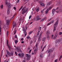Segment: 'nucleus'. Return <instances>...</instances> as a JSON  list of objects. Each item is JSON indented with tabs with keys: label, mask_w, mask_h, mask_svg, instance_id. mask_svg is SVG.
<instances>
[{
	"label": "nucleus",
	"mask_w": 62,
	"mask_h": 62,
	"mask_svg": "<svg viewBox=\"0 0 62 62\" xmlns=\"http://www.w3.org/2000/svg\"><path fill=\"white\" fill-rule=\"evenodd\" d=\"M58 20H57L55 23L54 24V25H55L56 27V26H57V25L58 24Z\"/></svg>",
	"instance_id": "obj_8"
},
{
	"label": "nucleus",
	"mask_w": 62,
	"mask_h": 62,
	"mask_svg": "<svg viewBox=\"0 0 62 62\" xmlns=\"http://www.w3.org/2000/svg\"><path fill=\"white\" fill-rule=\"evenodd\" d=\"M62 57V55H61V56L59 58V61H60V60L61 59V58Z\"/></svg>",
	"instance_id": "obj_35"
},
{
	"label": "nucleus",
	"mask_w": 62,
	"mask_h": 62,
	"mask_svg": "<svg viewBox=\"0 0 62 62\" xmlns=\"http://www.w3.org/2000/svg\"><path fill=\"white\" fill-rule=\"evenodd\" d=\"M40 6L42 7H44V4L43 3L40 2Z\"/></svg>",
	"instance_id": "obj_17"
},
{
	"label": "nucleus",
	"mask_w": 62,
	"mask_h": 62,
	"mask_svg": "<svg viewBox=\"0 0 62 62\" xmlns=\"http://www.w3.org/2000/svg\"><path fill=\"white\" fill-rule=\"evenodd\" d=\"M13 54H14V52L13 51H11L10 54L9 55V56H13Z\"/></svg>",
	"instance_id": "obj_10"
},
{
	"label": "nucleus",
	"mask_w": 62,
	"mask_h": 62,
	"mask_svg": "<svg viewBox=\"0 0 62 62\" xmlns=\"http://www.w3.org/2000/svg\"><path fill=\"white\" fill-rule=\"evenodd\" d=\"M46 39H50V36L49 35H48L47 36Z\"/></svg>",
	"instance_id": "obj_27"
},
{
	"label": "nucleus",
	"mask_w": 62,
	"mask_h": 62,
	"mask_svg": "<svg viewBox=\"0 0 62 62\" xmlns=\"http://www.w3.org/2000/svg\"><path fill=\"white\" fill-rule=\"evenodd\" d=\"M52 7H49L48 9L49 10H51V9H52Z\"/></svg>",
	"instance_id": "obj_33"
},
{
	"label": "nucleus",
	"mask_w": 62,
	"mask_h": 62,
	"mask_svg": "<svg viewBox=\"0 0 62 62\" xmlns=\"http://www.w3.org/2000/svg\"><path fill=\"white\" fill-rule=\"evenodd\" d=\"M61 4V2L60 1H59V2H58L57 5L58 6H59Z\"/></svg>",
	"instance_id": "obj_28"
},
{
	"label": "nucleus",
	"mask_w": 62,
	"mask_h": 62,
	"mask_svg": "<svg viewBox=\"0 0 62 62\" xmlns=\"http://www.w3.org/2000/svg\"><path fill=\"white\" fill-rule=\"evenodd\" d=\"M56 30V28L55 27V26H54V31H55Z\"/></svg>",
	"instance_id": "obj_38"
},
{
	"label": "nucleus",
	"mask_w": 62,
	"mask_h": 62,
	"mask_svg": "<svg viewBox=\"0 0 62 62\" xmlns=\"http://www.w3.org/2000/svg\"><path fill=\"white\" fill-rule=\"evenodd\" d=\"M2 26L0 25V35H1L2 34Z\"/></svg>",
	"instance_id": "obj_12"
},
{
	"label": "nucleus",
	"mask_w": 62,
	"mask_h": 62,
	"mask_svg": "<svg viewBox=\"0 0 62 62\" xmlns=\"http://www.w3.org/2000/svg\"><path fill=\"white\" fill-rule=\"evenodd\" d=\"M6 5L8 6V7L9 8H10L11 7V5L10 4V3H6Z\"/></svg>",
	"instance_id": "obj_4"
},
{
	"label": "nucleus",
	"mask_w": 62,
	"mask_h": 62,
	"mask_svg": "<svg viewBox=\"0 0 62 62\" xmlns=\"http://www.w3.org/2000/svg\"><path fill=\"white\" fill-rule=\"evenodd\" d=\"M62 32H60L59 33V34L61 35H62Z\"/></svg>",
	"instance_id": "obj_51"
},
{
	"label": "nucleus",
	"mask_w": 62,
	"mask_h": 62,
	"mask_svg": "<svg viewBox=\"0 0 62 62\" xmlns=\"http://www.w3.org/2000/svg\"><path fill=\"white\" fill-rule=\"evenodd\" d=\"M26 56L27 57V59L28 60H29L30 58V56L29 55V54H26Z\"/></svg>",
	"instance_id": "obj_3"
},
{
	"label": "nucleus",
	"mask_w": 62,
	"mask_h": 62,
	"mask_svg": "<svg viewBox=\"0 0 62 62\" xmlns=\"http://www.w3.org/2000/svg\"><path fill=\"white\" fill-rule=\"evenodd\" d=\"M35 10H36V11H37V12H38L39 11V8H35Z\"/></svg>",
	"instance_id": "obj_25"
},
{
	"label": "nucleus",
	"mask_w": 62,
	"mask_h": 62,
	"mask_svg": "<svg viewBox=\"0 0 62 62\" xmlns=\"http://www.w3.org/2000/svg\"><path fill=\"white\" fill-rule=\"evenodd\" d=\"M32 32H32V31H30L29 33V35H30L31 34H32Z\"/></svg>",
	"instance_id": "obj_44"
},
{
	"label": "nucleus",
	"mask_w": 62,
	"mask_h": 62,
	"mask_svg": "<svg viewBox=\"0 0 62 62\" xmlns=\"http://www.w3.org/2000/svg\"><path fill=\"white\" fill-rule=\"evenodd\" d=\"M54 35H52L51 36V38H52V39H54Z\"/></svg>",
	"instance_id": "obj_47"
},
{
	"label": "nucleus",
	"mask_w": 62,
	"mask_h": 62,
	"mask_svg": "<svg viewBox=\"0 0 62 62\" xmlns=\"http://www.w3.org/2000/svg\"><path fill=\"white\" fill-rule=\"evenodd\" d=\"M55 9H53L52 12V14L54 15V12H55Z\"/></svg>",
	"instance_id": "obj_21"
},
{
	"label": "nucleus",
	"mask_w": 62,
	"mask_h": 62,
	"mask_svg": "<svg viewBox=\"0 0 62 62\" xmlns=\"http://www.w3.org/2000/svg\"><path fill=\"white\" fill-rule=\"evenodd\" d=\"M1 24L2 23L1 22V21H0V25L1 26H2V25H1Z\"/></svg>",
	"instance_id": "obj_52"
},
{
	"label": "nucleus",
	"mask_w": 62,
	"mask_h": 62,
	"mask_svg": "<svg viewBox=\"0 0 62 62\" xmlns=\"http://www.w3.org/2000/svg\"><path fill=\"white\" fill-rule=\"evenodd\" d=\"M18 56L19 57H21V54H20V53H19L18 54Z\"/></svg>",
	"instance_id": "obj_34"
},
{
	"label": "nucleus",
	"mask_w": 62,
	"mask_h": 62,
	"mask_svg": "<svg viewBox=\"0 0 62 62\" xmlns=\"http://www.w3.org/2000/svg\"><path fill=\"white\" fill-rule=\"evenodd\" d=\"M44 19L43 18L40 20V22H43L44 21Z\"/></svg>",
	"instance_id": "obj_30"
},
{
	"label": "nucleus",
	"mask_w": 62,
	"mask_h": 62,
	"mask_svg": "<svg viewBox=\"0 0 62 62\" xmlns=\"http://www.w3.org/2000/svg\"><path fill=\"white\" fill-rule=\"evenodd\" d=\"M46 28H47V27H46V26H45V27L44 29V31H46Z\"/></svg>",
	"instance_id": "obj_43"
},
{
	"label": "nucleus",
	"mask_w": 62,
	"mask_h": 62,
	"mask_svg": "<svg viewBox=\"0 0 62 62\" xmlns=\"http://www.w3.org/2000/svg\"><path fill=\"white\" fill-rule=\"evenodd\" d=\"M27 39H29V36H27Z\"/></svg>",
	"instance_id": "obj_57"
},
{
	"label": "nucleus",
	"mask_w": 62,
	"mask_h": 62,
	"mask_svg": "<svg viewBox=\"0 0 62 62\" xmlns=\"http://www.w3.org/2000/svg\"><path fill=\"white\" fill-rule=\"evenodd\" d=\"M43 18L44 19V20H46V17H45L44 18Z\"/></svg>",
	"instance_id": "obj_56"
},
{
	"label": "nucleus",
	"mask_w": 62,
	"mask_h": 62,
	"mask_svg": "<svg viewBox=\"0 0 62 62\" xmlns=\"http://www.w3.org/2000/svg\"><path fill=\"white\" fill-rule=\"evenodd\" d=\"M33 43V41L31 40V41L30 42V44H31L32 43Z\"/></svg>",
	"instance_id": "obj_49"
},
{
	"label": "nucleus",
	"mask_w": 62,
	"mask_h": 62,
	"mask_svg": "<svg viewBox=\"0 0 62 62\" xmlns=\"http://www.w3.org/2000/svg\"><path fill=\"white\" fill-rule=\"evenodd\" d=\"M3 53V50H2L1 51V56H2V54Z\"/></svg>",
	"instance_id": "obj_53"
},
{
	"label": "nucleus",
	"mask_w": 62,
	"mask_h": 62,
	"mask_svg": "<svg viewBox=\"0 0 62 62\" xmlns=\"http://www.w3.org/2000/svg\"><path fill=\"white\" fill-rule=\"evenodd\" d=\"M15 15H14L13 16V17H12V18L11 19V20H12V19H13V18H14Z\"/></svg>",
	"instance_id": "obj_41"
},
{
	"label": "nucleus",
	"mask_w": 62,
	"mask_h": 62,
	"mask_svg": "<svg viewBox=\"0 0 62 62\" xmlns=\"http://www.w3.org/2000/svg\"><path fill=\"white\" fill-rule=\"evenodd\" d=\"M27 28H28V26H26V27H25L26 29H27Z\"/></svg>",
	"instance_id": "obj_63"
},
{
	"label": "nucleus",
	"mask_w": 62,
	"mask_h": 62,
	"mask_svg": "<svg viewBox=\"0 0 62 62\" xmlns=\"http://www.w3.org/2000/svg\"><path fill=\"white\" fill-rule=\"evenodd\" d=\"M54 21H51L50 23L51 24V23H54Z\"/></svg>",
	"instance_id": "obj_36"
},
{
	"label": "nucleus",
	"mask_w": 62,
	"mask_h": 62,
	"mask_svg": "<svg viewBox=\"0 0 62 62\" xmlns=\"http://www.w3.org/2000/svg\"><path fill=\"white\" fill-rule=\"evenodd\" d=\"M62 40H61V39H57L56 40V43H59L61 41H62Z\"/></svg>",
	"instance_id": "obj_9"
},
{
	"label": "nucleus",
	"mask_w": 62,
	"mask_h": 62,
	"mask_svg": "<svg viewBox=\"0 0 62 62\" xmlns=\"http://www.w3.org/2000/svg\"><path fill=\"white\" fill-rule=\"evenodd\" d=\"M21 40H22V41H23V38H22L21 39Z\"/></svg>",
	"instance_id": "obj_64"
},
{
	"label": "nucleus",
	"mask_w": 62,
	"mask_h": 62,
	"mask_svg": "<svg viewBox=\"0 0 62 62\" xmlns=\"http://www.w3.org/2000/svg\"><path fill=\"white\" fill-rule=\"evenodd\" d=\"M5 55H6V57H8V55H7V54H6Z\"/></svg>",
	"instance_id": "obj_61"
},
{
	"label": "nucleus",
	"mask_w": 62,
	"mask_h": 62,
	"mask_svg": "<svg viewBox=\"0 0 62 62\" xmlns=\"http://www.w3.org/2000/svg\"><path fill=\"white\" fill-rule=\"evenodd\" d=\"M15 38H16V39H17L18 38V37H17V35H16L15 36Z\"/></svg>",
	"instance_id": "obj_45"
},
{
	"label": "nucleus",
	"mask_w": 62,
	"mask_h": 62,
	"mask_svg": "<svg viewBox=\"0 0 62 62\" xmlns=\"http://www.w3.org/2000/svg\"><path fill=\"white\" fill-rule=\"evenodd\" d=\"M51 23H48L47 25V26H48V25H50L51 24Z\"/></svg>",
	"instance_id": "obj_48"
},
{
	"label": "nucleus",
	"mask_w": 62,
	"mask_h": 62,
	"mask_svg": "<svg viewBox=\"0 0 62 62\" xmlns=\"http://www.w3.org/2000/svg\"><path fill=\"white\" fill-rule=\"evenodd\" d=\"M35 50H34V54H36V53L37 52V51H35Z\"/></svg>",
	"instance_id": "obj_50"
},
{
	"label": "nucleus",
	"mask_w": 62,
	"mask_h": 62,
	"mask_svg": "<svg viewBox=\"0 0 62 62\" xmlns=\"http://www.w3.org/2000/svg\"><path fill=\"white\" fill-rule=\"evenodd\" d=\"M23 6H21V8H20V9H19V11H20L22 9V8H23Z\"/></svg>",
	"instance_id": "obj_42"
},
{
	"label": "nucleus",
	"mask_w": 62,
	"mask_h": 62,
	"mask_svg": "<svg viewBox=\"0 0 62 62\" xmlns=\"http://www.w3.org/2000/svg\"><path fill=\"white\" fill-rule=\"evenodd\" d=\"M57 60L56 59L54 61V62H57Z\"/></svg>",
	"instance_id": "obj_60"
},
{
	"label": "nucleus",
	"mask_w": 62,
	"mask_h": 62,
	"mask_svg": "<svg viewBox=\"0 0 62 62\" xmlns=\"http://www.w3.org/2000/svg\"><path fill=\"white\" fill-rule=\"evenodd\" d=\"M16 25V23H15L13 22V24L12 26L13 28H14Z\"/></svg>",
	"instance_id": "obj_13"
},
{
	"label": "nucleus",
	"mask_w": 62,
	"mask_h": 62,
	"mask_svg": "<svg viewBox=\"0 0 62 62\" xmlns=\"http://www.w3.org/2000/svg\"><path fill=\"white\" fill-rule=\"evenodd\" d=\"M46 39V38L45 37H44L43 38H42V40L43 41H44V42L43 43V44H44V43L45 42V39Z\"/></svg>",
	"instance_id": "obj_14"
},
{
	"label": "nucleus",
	"mask_w": 62,
	"mask_h": 62,
	"mask_svg": "<svg viewBox=\"0 0 62 62\" xmlns=\"http://www.w3.org/2000/svg\"><path fill=\"white\" fill-rule=\"evenodd\" d=\"M46 35H50V31L48 30L46 31Z\"/></svg>",
	"instance_id": "obj_18"
},
{
	"label": "nucleus",
	"mask_w": 62,
	"mask_h": 62,
	"mask_svg": "<svg viewBox=\"0 0 62 62\" xmlns=\"http://www.w3.org/2000/svg\"><path fill=\"white\" fill-rule=\"evenodd\" d=\"M13 8H14V10H16V7H13Z\"/></svg>",
	"instance_id": "obj_58"
},
{
	"label": "nucleus",
	"mask_w": 62,
	"mask_h": 62,
	"mask_svg": "<svg viewBox=\"0 0 62 62\" xmlns=\"http://www.w3.org/2000/svg\"><path fill=\"white\" fill-rule=\"evenodd\" d=\"M31 17H32V16L31 15L29 17V19H30Z\"/></svg>",
	"instance_id": "obj_55"
},
{
	"label": "nucleus",
	"mask_w": 62,
	"mask_h": 62,
	"mask_svg": "<svg viewBox=\"0 0 62 62\" xmlns=\"http://www.w3.org/2000/svg\"><path fill=\"white\" fill-rule=\"evenodd\" d=\"M58 36V33H56L53 38V39H56L57 37V36Z\"/></svg>",
	"instance_id": "obj_7"
},
{
	"label": "nucleus",
	"mask_w": 62,
	"mask_h": 62,
	"mask_svg": "<svg viewBox=\"0 0 62 62\" xmlns=\"http://www.w3.org/2000/svg\"><path fill=\"white\" fill-rule=\"evenodd\" d=\"M20 0H17V3H19V1Z\"/></svg>",
	"instance_id": "obj_54"
},
{
	"label": "nucleus",
	"mask_w": 62,
	"mask_h": 62,
	"mask_svg": "<svg viewBox=\"0 0 62 62\" xmlns=\"http://www.w3.org/2000/svg\"><path fill=\"white\" fill-rule=\"evenodd\" d=\"M7 14L8 15L9 14V8H8V10H7Z\"/></svg>",
	"instance_id": "obj_26"
},
{
	"label": "nucleus",
	"mask_w": 62,
	"mask_h": 62,
	"mask_svg": "<svg viewBox=\"0 0 62 62\" xmlns=\"http://www.w3.org/2000/svg\"><path fill=\"white\" fill-rule=\"evenodd\" d=\"M6 52H7V55H9H9H10V52H9L8 50L7 49L6 50Z\"/></svg>",
	"instance_id": "obj_16"
},
{
	"label": "nucleus",
	"mask_w": 62,
	"mask_h": 62,
	"mask_svg": "<svg viewBox=\"0 0 62 62\" xmlns=\"http://www.w3.org/2000/svg\"><path fill=\"white\" fill-rule=\"evenodd\" d=\"M15 54H16V55H17V52H15Z\"/></svg>",
	"instance_id": "obj_59"
},
{
	"label": "nucleus",
	"mask_w": 62,
	"mask_h": 62,
	"mask_svg": "<svg viewBox=\"0 0 62 62\" xmlns=\"http://www.w3.org/2000/svg\"><path fill=\"white\" fill-rule=\"evenodd\" d=\"M25 8H26V7L25 6L22 9V12L21 13L22 14H24L25 13H26V12H27L28 11V8H27L25 9Z\"/></svg>",
	"instance_id": "obj_1"
},
{
	"label": "nucleus",
	"mask_w": 62,
	"mask_h": 62,
	"mask_svg": "<svg viewBox=\"0 0 62 62\" xmlns=\"http://www.w3.org/2000/svg\"><path fill=\"white\" fill-rule=\"evenodd\" d=\"M51 3L52 2L51 1H50L47 3V5L48 6H49V5H51Z\"/></svg>",
	"instance_id": "obj_24"
},
{
	"label": "nucleus",
	"mask_w": 62,
	"mask_h": 62,
	"mask_svg": "<svg viewBox=\"0 0 62 62\" xmlns=\"http://www.w3.org/2000/svg\"><path fill=\"white\" fill-rule=\"evenodd\" d=\"M51 19H50L48 20V22H49V21H51Z\"/></svg>",
	"instance_id": "obj_62"
},
{
	"label": "nucleus",
	"mask_w": 62,
	"mask_h": 62,
	"mask_svg": "<svg viewBox=\"0 0 62 62\" xmlns=\"http://www.w3.org/2000/svg\"><path fill=\"white\" fill-rule=\"evenodd\" d=\"M42 33V32H41L40 33L38 39V40L39 41H40V40H41V39L40 38H41V36Z\"/></svg>",
	"instance_id": "obj_2"
},
{
	"label": "nucleus",
	"mask_w": 62,
	"mask_h": 62,
	"mask_svg": "<svg viewBox=\"0 0 62 62\" xmlns=\"http://www.w3.org/2000/svg\"><path fill=\"white\" fill-rule=\"evenodd\" d=\"M8 48L9 51H11V46H8Z\"/></svg>",
	"instance_id": "obj_20"
},
{
	"label": "nucleus",
	"mask_w": 62,
	"mask_h": 62,
	"mask_svg": "<svg viewBox=\"0 0 62 62\" xmlns=\"http://www.w3.org/2000/svg\"><path fill=\"white\" fill-rule=\"evenodd\" d=\"M0 8H1V9H3V5H2L0 6Z\"/></svg>",
	"instance_id": "obj_37"
},
{
	"label": "nucleus",
	"mask_w": 62,
	"mask_h": 62,
	"mask_svg": "<svg viewBox=\"0 0 62 62\" xmlns=\"http://www.w3.org/2000/svg\"><path fill=\"white\" fill-rule=\"evenodd\" d=\"M16 50H17V52H19V51H20V52L21 51V50H20V49L19 48V47H16Z\"/></svg>",
	"instance_id": "obj_6"
},
{
	"label": "nucleus",
	"mask_w": 62,
	"mask_h": 62,
	"mask_svg": "<svg viewBox=\"0 0 62 62\" xmlns=\"http://www.w3.org/2000/svg\"><path fill=\"white\" fill-rule=\"evenodd\" d=\"M24 56V53H22L21 54V57H23V56Z\"/></svg>",
	"instance_id": "obj_22"
},
{
	"label": "nucleus",
	"mask_w": 62,
	"mask_h": 62,
	"mask_svg": "<svg viewBox=\"0 0 62 62\" xmlns=\"http://www.w3.org/2000/svg\"><path fill=\"white\" fill-rule=\"evenodd\" d=\"M41 30V27H40L39 29L38 33H39Z\"/></svg>",
	"instance_id": "obj_23"
},
{
	"label": "nucleus",
	"mask_w": 62,
	"mask_h": 62,
	"mask_svg": "<svg viewBox=\"0 0 62 62\" xmlns=\"http://www.w3.org/2000/svg\"><path fill=\"white\" fill-rule=\"evenodd\" d=\"M15 42L16 44L18 42V41L17 40H15Z\"/></svg>",
	"instance_id": "obj_40"
},
{
	"label": "nucleus",
	"mask_w": 62,
	"mask_h": 62,
	"mask_svg": "<svg viewBox=\"0 0 62 62\" xmlns=\"http://www.w3.org/2000/svg\"><path fill=\"white\" fill-rule=\"evenodd\" d=\"M53 52V50L51 49H49L47 51L46 53H51V52Z\"/></svg>",
	"instance_id": "obj_5"
},
{
	"label": "nucleus",
	"mask_w": 62,
	"mask_h": 62,
	"mask_svg": "<svg viewBox=\"0 0 62 62\" xmlns=\"http://www.w3.org/2000/svg\"><path fill=\"white\" fill-rule=\"evenodd\" d=\"M8 32L7 31V37H8Z\"/></svg>",
	"instance_id": "obj_31"
},
{
	"label": "nucleus",
	"mask_w": 62,
	"mask_h": 62,
	"mask_svg": "<svg viewBox=\"0 0 62 62\" xmlns=\"http://www.w3.org/2000/svg\"><path fill=\"white\" fill-rule=\"evenodd\" d=\"M25 31H24V34L25 35V37H26V36L27 35V32H26V29H24Z\"/></svg>",
	"instance_id": "obj_19"
},
{
	"label": "nucleus",
	"mask_w": 62,
	"mask_h": 62,
	"mask_svg": "<svg viewBox=\"0 0 62 62\" xmlns=\"http://www.w3.org/2000/svg\"><path fill=\"white\" fill-rule=\"evenodd\" d=\"M45 48V46L42 49V52H43V51H44V48Z\"/></svg>",
	"instance_id": "obj_39"
},
{
	"label": "nucleus",
	"mask_w": 62,
	"mask_h": 62,
	"mask_svg": "<svg viewBox=\"0 0 62 62\" xmlns=\"http://www.w3.org/2000/svg\"><path fill=\"white\" fill-rule=\"evenodd\" d=\"M34 20L35 21H39V20H41V18L39 17V18H37V17H36V18H34Z\"/></svg>",
	"instance_id": "obj_11"
},
{
	"label": "nucleus",
	"mask_w": 62,
	"mask_h": 62,
	"mask_svg": "<svg viewBox=\"0 0 62 62\" xmlns=\"http://www.w3.org/2000/svg\"><path fill=\"white\" fill-rule=\"evenodd\" d=\"M16 31H17V30H15L14 31V35H15V34H16Z\"/></svg>",
	"instance_id": "obj_46"
},
{
	"label": "nucleus",
	"mask_w": 62,
	"mask_h": 62,
	"mask_svg": "<svg viewBox=\"0 0 62 62\" xmlns=\"http://www.w3.org/2000/svg\"><path fill=\"white\" fill-rule=\"evenodd\" d=\"M10 21L8 20H7L6 23L8 25V24H9V23H10Z\"/></svg>",
	"instance_id": "obj_15"
},
{
	"label": "nucleus",
	"mask_w": 62,
	"mask_h": 62,
	"mask_svg": "<svg viewBox=\"0 0 62 62\" xmlns=\"http://www.w3.org/2000/svg\"><path fill=\"white\" fill-rule=\"evenodd\" d=\"M48 11H49V9H46V14L47 13V12H48Z\"/></svg>",
	"instance_id": "obj_32"
},
{
	"label": "nucleus",
	"mask_w": 62,
	"mask_h": 62,
	"mask_svg": "<svg viewBox=\"0 0 62 62\" xmlns=\"http://www.w3.org/2000/svg\"><path fill=\"white\" fill-rule=\"evenodd\" d=\"M6 43H7V46H8V40L7 39Z\"/></svg>",
	"instance_id": "obj_29"
}]
</instances>
